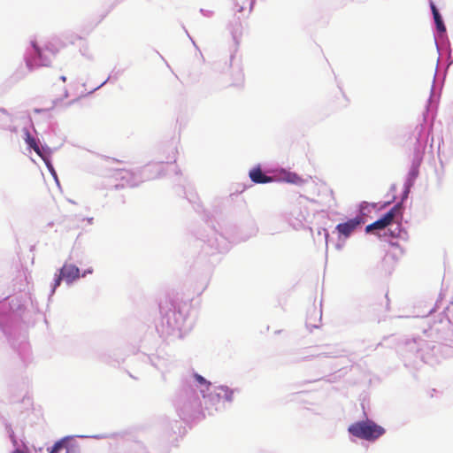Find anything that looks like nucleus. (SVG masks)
Here are the masks:
<instances>
[{
  "label": "nucleus",
  "instance_id": "nucleus-20",
  "mask_svg": "<svg viewBox=\"0 0 453 453\" xmlns=\"http://www.w3.org/2000/svg\"><path fill=\"white\" fill-rule=\"evenodd\" d=\"M27 65H28V67H29V68H32V65L30 64V62H29V61H27Z\"/></svg>",
  "mask_w": 453,
  "mask_h": 453
},
{
  "label": "nucleus",
  "instance_id": "nucleus-8",
  "mask_svg": "<svg viewBox=\"0 0 453 453\" xmlns=\"http://www.w3.org/2000/svg\"><path fill=\"white\" fill-rule=\"evenodd\" d=\"M49 453H73L70 448V441L68 438H63L58 441L51 448Z\"/></svg>",
  "mask_w": 453,
  "mask_h": 453
},
{
  "label": "nucleus",
  "instance_id": "nucleus-11",
  "mask_svg": "<svg viewBox=\"0 0 453 453\" xmlns=\"http://www.w3.org/2000/svg\"><path fill=\"white\" fill-rule=\"evenodd\" d=\"M285 180L289 183L296 185L303 183V180L299 175L294 173H288L285 176Z\"/></svg>",
  "mask_w": 453,
  "mask_h": 453
},
{
  "label": "nucleus",
  "instance_id": "nucleus-3",
  "mask_svg": "<svg viewBox=\"0 0 453 453\" xmlns=\"http://www.w3.org/2000/svg\"><path fill=\"white\" fill-rule=\"evenodd\" d=\"M80 277V270L77 266L71 264H65L60 269V273L55 279L53 291L60 285L61 280H64L67 283H71Z\"/></svg>",
  "mask_w": 453,
  "mask_h": 453
},
{
  "label": "nucleus",
  "instance_id": "nucleus-4",
  "mask_svg": "<svg viewBox=\"0 0 453 453\" xmlns=\"http://www.w3.org/2000/svg\"><path fill=\"white\" fill-rule=\"evenodd\" d=\"M35 54L39 59V65L48 66L51 64L53 58L58 52V49L51 43L39 48L35 43H33Z\"/></svg>",
  "mask_w": 453,
  "mask_h": 453
},
{
  "label": "nucleus",
  "instance_id": "nucleus-1",
  "mask_svg": "<svg viewBox=\"0 0 453 453\" xmlns=\"http://www.w3.org/2000/svg\"><path fill=\"white\" fill-rule=\"evenodd\" d=\"M348 431L353 436L366 441H375L385 433L382 426L370 419L351 424Z\"/></svg>",
  "mask_w": 453,
  "mask_h": 453
},
{
  "label": "nucleus",
  "instance_id": "nucleus-15",
  "mask_svg": "<svg viewBox=\"0 0 453 453\" xmlns=\"http://www.w3.org/2000/svg\"><path fill=\"white\" fill-rule=\"evenodd\" d=\"M436 28L438 29V31L440 32H445L446 31V27L443 24V21H439V22H436Z\"/></svg>",
  "mask_w": 453,
  "mask_h": 453
},
{
  "label": "nucleus",
  "instance_id": "nucleus-12",
  "mask_svg": "<svg viewBox=\"0 0 453 453\" xmlns=\"http://www.w3.org/2000/svg\"><path fill=\"white\" fill-rule=\"evenodd\" d=\"M387 226H385L384 222L381 221L380 219H379L378 220L374 221L373 223L368 225L365 228L366 232H372V230H375V229H384L386 228Z\"/></svg>",
  "mask_w": 453,
  "mask_h": 453
},
{
  "label": "nucleus",
  "instance_id": "nucleus-14",
  "mask_svg": "<svg viewBox=\"0 0 453 453\" xmlns=\"http://www.w3.org/2000/svg\"><path fill=\"white\" fill-rule=\"evenodd\" d=\"M430 6H431V10H432L433 16L434 19V22L436 23V22L441 21L442 20L441 17L439 13L435 4L433 2H431Z\"/></svg>",
  "mask_w": 453,
  "mask_h": 453
},
{
  "label": "nucleus",
  "instance_id": "nucleus-19",
  "mask_svg": "<svg viewBox=\"0 0 453 453\" xmlns=\"http://www.w3.org/2000/svg\"><path fill=\"white\" fill-rule=\"evenodd\" d=\"M60 80H61L63 82H65V81H66V77H65V76H61V77H60Z\"/></svg>",
  "mask_w": 453,
  "mask_h": 453
},
{
  "label": "nucleus",
  "instance_id": "nucleus-13",
  "mask_svg": "<svg viewBox=\"0 0 453 453\" xmlns=\"http://www.w3.org/2000/svg\"><path fill=\"white\" fill-rule=\"evenodd\" d=\"M195 379L199 382L202 386L204 387V390L209 391L210 388L211 387V384L210 381H207L203 376L199 374H195Z\"/></svg>",
  "mask_w": 453,
  "mask_h": 453
},
{
  "label": "nucleus",
  "instance_id": "nucleus-6",
  "mask_svg": "<svg viewBox=\"0 0 453 453\" xmlns=\"http://www.w3.org/2000/svg\"><path fill=\"white\" fill-rule=\"evenodd\" d=\"M362 220L360 218H354L349 219L347 222L338 224L336 226L337 231L344 235L345 237H349L355 229L361 224Z\"/></svg>",
  "mask_w": 453,
  "mask_h": 453
},
{
  "label": "nucleus",
  "instance_id": "nucleus-7",
  "mask_svg": "<svg viewBox=\"0 0 453 453\" xmlns=\"http://www.w3.org/2000/svg\"><path fill=\"white\" fill-rule=\"evenodd\" d=\"M403 254V250L396 242H390L387 250L385 259L387 261H398Z\"/></svg>",
  "mask_w": 453,
  "mask_h": 453
},
{
  "label": "nucleus",
  "instance_id": "nucleus-10",
  "mask_svg": "<svg viewBox=\"0 0 453 453\" xmlns=\"http://www.w3.org/2000/svg\"><path fill=\"white\" fill-rule=\"evenodd\" d=\"M26 142L29 145V147L35 151L37 155L42 157V153L38 143L36 142L35 139L31 136L29 133L27 134Z\"/></svg>",
  "mask_w": 453,
  "mask_h": 453
},
{
  "label": "nucleus",
  "instance_id": "nucleus-17",
  "mask_svg": "<svg viewBox=\"0 0 453 453\" xmlns=\"http://www.w3.org/2000/svg\"><path fill=\"white\" fill-rule=\"evenodd\" d=\"M133 173L127 172L125 173V176H123L122 178H131L133 177Z\"/></svg>",
  "mask_w": 453,
  "mask_h": 453
},
{
  "label": "nucleus",
  "instance_id": "nucleus-5",
  "mask_svg": "<svg viewBox=\"0 0 453 453\" xmlns=\"http://www.w3.org/2000/svg\"><path fill=\"white\" fill-rule=\"evenodd\" d=\"M403 218V206L401 203L394 205L387 213L381 218V221L384 222L386 226H388L394 222H399Z\"/></svg>",
  "mask_w": 453,
  "mask_h": 453
},
{
  "label": "nucleus",
  "instance_id": "nucleus-16",
  "mask_svg": "<svg viewBox=\"0 0 453 453\" xmlns=\"http://www.w3.org/2000/svg\"><path fill=\"white\" fill-rule=\"evenodd\" d=\"M68 97V92L66 89H65L61 95V96L56 100H54V103L57 104L59 101H62L63 99H65Z\"/></svg>",
  "mask_w": 453,
  "mask_h": 453
},
{
  "label": "nucleus",
  "instance_id": "nucleus-9",
  "mask_svg": "<svg viewBox=\"0 0 453 453\" xmlns=\"http://www.w3.org/2000/svg\"><path fill=\"white\" fill-rule=\"evenodd\" d=\"M250 177L255 183H268L273 180V178L264 174L260 168L252 169L250 172Z\"/></svg>",
  "mask_w": 453,
  "mask_h": 453
},
{
  "label": "nucleus",
  "instance_id": "nucleus-18",
  "mask_svg": "<svg viewBox=\"0 0 453 453\" xmlns=\"http://www.w3.org/2000/svg\"><path fill=\"white\" fill-rule=\"evenodd\" d=\"M13 453H27V452L24 450H21V449H16Z\"/></svg>",
  "mask_w": 453,
  "mask_h": 453
},
{
  "label": "nucleus",
  "instance_id": "nucleus-2",
  "mask_svg": "<svg viewBox=\"0 0 453 453\" xmlns=\"http://www.w3.org/2000/svg\"><path fill=\"white\" fill-rule=\"evenodd\" d=\"M201 392L204 398V408L208 411H218L221 403L231 402L233 399V391L225 386L213 387L207 394L204 389H201Z\"/></svg>",
  "mask_w": 453,
  "mask_h": 453
}]
</instances>
